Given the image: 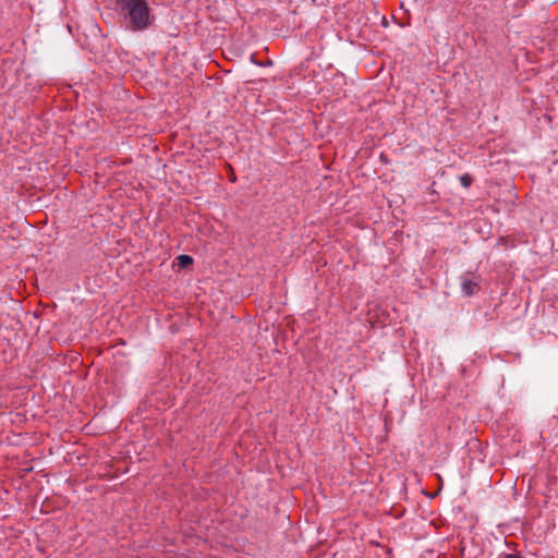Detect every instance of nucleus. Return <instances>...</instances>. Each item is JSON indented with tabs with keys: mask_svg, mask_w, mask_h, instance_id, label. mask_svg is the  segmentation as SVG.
<instances>
[{
	"mask_svg": "<svg viewBox=\"0 0 558 558\" xmlns=\"http://www.w3.org/2000/svg\"><path fill=\"white\" fill-rule=\"evenodd\" d=\"M117 3L126 12L133 31L147 29L155 21L146 0H117Z\"/></svg>",
	"mask_w": 558,
	"mask_h": 558,
	"instance_id": "obj_1",
	"label": "nucleus"
},
{
	"mask_svg": "<svg viewBox=\"0 0 558 558\" xmlns=\"http://www.w3.org/2000/svg\"><path fill=\"white\" fill-rule=\"evenodd\" d=\"M461 289L466 296L475 294L480 290L478 278L471 274L463 275L461 277Z\"/></svg>",
	"mask_w": 558,
	"mask_h": 558,
	"instance_id": "obj_2",
	"label": "nucleus"
},
{
	"mask_svg": "<svg viewBox=\"0 0 558 558\" xmlns=\"http://www.w3.org/2000/svg\"><path fill=\"white\" fill-rule=\"evenodd\" d=\"M178 266L184 268L193 263V258L190 255H180L178 258Z\"/></svg>",
	"mask_w": 558,
	"mask_h": 558,
	"instance_id": "obj_3",
	"label": "nucleus"
},
{
	"mask_svg": "<svg viewBox=\"0 0 558 558\" xmlns=\"http://www.w3.org/2000/svg\"><path fill=\"white\" fill-rule=\"evenodd\" d=\"M460 183L462 184L463 187L468 189L470 187V185L472 184V177L469 174V173H465V174H462L460 178Z\"/></svg>",
	"mask_w": 558,
	"mask_h": 558,
	"instance_id": "obj_4",
	"label": "nucleus"
},
{
	"mask_svg": "<svg viewBox=\"0 0 558 558\" xmlns=\"http://www.w3.org/2000/svg\"><path fill=\"white\" fill-rule=\"evenodd\" d=\"M230 180H231L232 182H234V181H235V177L232 174V175H231V178H230Z\"/></svg>",
	"mask_w": 558,
	"mask_h": 558,
	"instance_id": "obj_5",
	"label": "nucleus"
}]
</instances>
